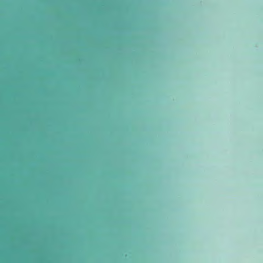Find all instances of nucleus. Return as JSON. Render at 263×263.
<instances>
[{
	"label": "nucleus",
	"mask_w": 263,
	"mask_h": 263,
	"mask_svg": "<svg viewBox=\"0 0 263 263\" xmlns=\"http://www.w3.org/2000/svg\"><path fill=\"white\" fill-rule=\"evenodd\" d=\"M17 233V231H0V233Z\"/></svg>",
	"instance_id": "obj_1"
}]
</instances>
